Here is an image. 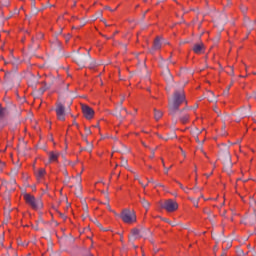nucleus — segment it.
<instances>
[{"instance_id":"1","label":"nucleus","mask_w":256,"mask_h":256,"mask_svg":"<svg viewBox=\"0 0 256 256\" xmlns=\"http://www.w3.org/2000/svg\"><path fill=\"white\" fill-rule=\"evenodd\" d=\"M185 91L177 90L174 92L172 100L169 102V111L173 115L175 112L179 111V107L185 103Z\"/></svg>"},{"instance_id":"2","label":"nucleus","mask_w":256,"mask_h":256,"mask_svg":"<svg viewBox=\"0 0 256 256\" xmlns=\"http://www.w3.org/2000/svg\"><path fill=\"white\" fill-rule=\"evenodd\" d=\"M24 201L26 205L31 207L34 211H41L43 209V200L41 198H36L35 196L26 193L24 194Z\"/></svg>"},{"instance_id":"3","label":"nucleus","mask_w":256,"mask_h":256,"mask_svg":"<svg viewBox=\"0 0 256 256\" xmlns=\"http://www.w3.org/2000/svg\"><path fill=\"white\" fill-rule=\"evenodd\" d=\"M120 217L122 221L128 225H131L137 221V215L135 214V211L129 209L122 210Z\"/></svg>"},{"instance_id":"4","label":"nucleus","mask_w":256,"mask_h":256,"mask_svg":"<svg viewBox=\"0 0 256 256\" xmlns=\"http://www.w3.org/2000/svg\"><path fill=\"white\" fill-rule=\"evenodd\" d=\"M163 209L168 211V213H173L174 211H177L179 209V204H177L174 200L168 199L164 202L162 205Z\"/></svg>"},{"instance_id":"5","label":"nucleus","mask_w":256,"mask_h":256,"mask_svg":"<svg viewBox=\"0 0 256 256\" xmlns=\"http://www.w3.org/2000/svg\"><path fill=\"white\" fill-rule=\"evenodd\" d=\"M55 111L58 121H65V106L61 103H57Z\"/></svg>"},{"instance_id":"6","label":"nucleus","mask_w":256,"mask_h":256,"mask_svg":"<svg viewBox=\"0 0 256 256\" xmlns=\"http://www.w3.org/2000/svg\"><path fill=\"white\" fill-rule=\"evenodd\" d=\"M82 113L85 119L91 120L95 117V111L93 108L89 107L88 105H82Z\"/></svg>"},{"instance_id":"7","label":"nucleus","mask_w":256,"mask_h":256,"mask_svg":"<svg viewBox=\"0 0 256 256\" xmlns=\"http://www.w3.org/2000/svg\"><path fill=\"white\" fill-rule=\"evenodd\" d=\"M61 154L59 152H49L48 153V157H49V163H57V161H59V156Z\"/></svg>"},{"instance_id":"8","label":"nucleus","mask_w":256,"mask_h":256,"mask_svg":"<svg viewBox=\"0 0 256 256\" xmlns=\"http://www.w3.org/2000/svg\"><path fill=\"white\" fill-rule=\"evenodd\" d=\"M163 45V42H161V37H157L155 40H154V44H153V51H159V49H161Z\"/></svg>"},{"instance_id":"9","label":"nucleus","mask_w":256,"mask_h":256,"mask_svg":"<svg viewBox=\"0 0 256 256\" xmlns=\"http://www.w3.org/2000/svg\"><path fill=\"white\" fill-rule=\"evenodd\" d=\"M204 50H205V45H203V44H195L193 47V51L197 55H200V53Z\"/></svg>"},{"instance_id":"10","label":"nucleus","mask_w":256,"mask_h":256,"mask_svg":"<svg viewBox=\"0 0 256 256\" xmlns=\"http://www.w3.org/2000/svg\"><path fill=\"white\" fill-rule=\"evenodd\" d=\"M132 236L134 237V239H141V237H143V230L134 228L132 230Z\"/></svg>"},{"instance_id":"11","label":"nucleus","mask_w":256,"mask_h":256,"mask_svg":"<svg viewBox=\"0 0 256 256\" xmlns=\"http://www.w3.org/2000/svg\"><path fill=\"white\" fill-rule=\"evenodd\" d=\"M45 173H46L45 169L40 168L38 171L35 172L36 179L38 181H41L43 177H45Z\"/></svg>"},{"instance_id":"12","label":"nucleus","mask_w":256,"mask_h":256,"mask_svg":"<svg viewBox=\"0 0 256 256\" xmlns=\"http://www.w3.org/2000/svg\"><path fill=\"white\" fill-rule=\"evenodd\" d=\"M161 117H163V112L154 109V118L156 121H159V119H161Z\"/></svg>"},{"instance_id":"13","label":"nucleus","mask_w":256,"mask_h":256,"mask_svg":"<svg viewBox=\"0 0 256 256\" xmlns=\"http://www.w3.org/2000/svg\"><path fill=\"white\" fill-rule=\"evenodd\" d=\"M7 117V109L0 106V119H5Z\"/></svg>"},{"instance_id":"14","label":"nucleus","mask_w":256,"mask_h":256,"mask_svg":"<svg viewBox=\"0 0 256 256\" xmlns=\"http://www.w3.org/2000/svg\"><path fill=\"white\" fill-rule=\"evenodd\" d=\"M180 121L181 123L185 124V123H189V114H184L180 117Z\"/></svg>"},{"instance_id":"15","label":"nucleus","mask_w":256,"mask_h":256,"mask_svg":"<svg viewBox=\"0 0 256 256\" xmlns=\"http://www.w3.org/2000/svg\"><path fill=\"white\" fill-rule=\"evenodd\" d=\"M140 202L142 204V206L144 207V209H149V201L145 200V198H141Z\"/></svg>"},{"instance_id":"16","label":"nucleus","mask_w":256,"mask_h":256,"mask_svg":"<svg viewBox=\"0 0 256 256\" xmlns=\"http://www.w3.org/2000/svg\"><path fill=\"white\" fill-rule=\"evenodd\" d=\"M85 133H86V135H91V129L85 128Z\"/></svg>"},{"instance_id":"17","label":"nucleus","mask_w":256,"mask_h":256,"mask_svg":"<svg viewBox=\"0 0 256 256\" xmlns=\"http://www.w3.org/2000/svg\"><path fill=\"white\" fill-rule=\"evenodd\" d=\"M242 13H245L247 11V7H241Z\"/></svg>"},{"instance_id":"18","label":"nucleus","mask_w":256,"mask_h":256,"mask_svg":"<svg viewBox=\"0 0 256 256\" xmlns=\"http://www.w3.org/2000/svg\"><path fill=\"white\" fill-rule=\"evenodd\" d=\"M178 185H179V187H180V188H182V189H183V191H187V190L185 189V187H183V184L178 183Z\"/></svg>"},{"instance_id":"19","label":"nucleus","mask_w":256,"mask_h":256,"mask_svg":"<svg viewBox=\"0 0 256 256\" xmlns=\"http://www.w3.org/2000/svg\"><path fill=\"white\" fill-rule=\"evenodd\" d=\"M216 252H217V246L214 247V253H216Z\"/></svg>"},{"instance_id":"20","label":"nucleus","mask_w":256,"mask_h":256,"mask_svg":"<svg viewBox=\"0 0 256 256\" xmlns=\"http://www.w3.org/2000/svg\"><path fill=\"white\" fill-rule=\"evenodd\" d=\"M107 9H108L109 11H114V10H111V8H110V7H107Z\"/></svg>"},{"instance_id":"21","label":"nucleus","mask_w":256,"mask_h":256,"mask_svg":"<svg viewBox=\"0 0 256 256\" xmlns=\"http://www.w3.org/2000/svg\"><path fill=\"white\" fill-rule=\"evenodd\" d=\"M165 173H169V169H166V170H165Z\"/></svg>"},{"instance_id":"22","label":"nucleus","mask_w":256,"mask_h":256,"mask_svg":"<svg viewBox=\"0 0 256 256\" xmlns=\"http://www.w3.org/2000/svg\"><path fill=\"white\" fill-rule=\"evenodd\" d=\"M142 187H146V185L142 184Z\"/></svg>"},{"instance_id":"23","label":"nucleus","mask_w":256,"mask_h":256,"mask_svg":"<svg viewBox=\"0 0 256 256\" xmlns=\"http://www.w3.org/2000/svg\"><path fill=\"white\" fill-rule=\"evenodd\" d=\"M64 173H65V175H67V171H65Z\"/></svg>"},{"instance_id":"24","label":"nucleus","mask_w":256,"mask_h":256,"mask_svg":"<svg viewBox=\"0 0 256 256\" xmlns=\"http://www.w3.org/2000/svg\"><path fill=\"white\" fill-rule=\"evenodd\" d=\"M225 255V253H223L221 256Z\"/></svg>"}]
</instances>
